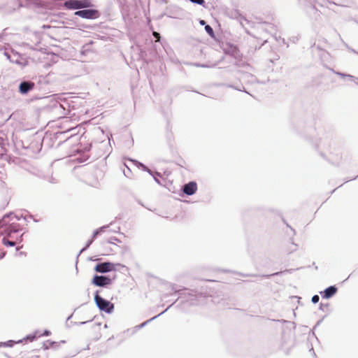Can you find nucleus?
<instances>
[{
	"mask_svg": "<svg viewBox=\"0 0 358 358\" xmlns=\"http://www.w3.org/2000/svg\"><path fill=\"white\" fill-rule=\"evenodd\" d=\"M13 213L10 212L4 215L0 220V235L6 237H12L13 234L17 233L21 230L20 226L16 222H12Z\"/></svg>",
	"mask_w": 358,
	"mask_h": 358,
	"instance_id": "f257e3e1",
	"label": "nucleus"
},
{
	"mask_svg": "<svg viewBox=\"0 0 358 358\" xmlns=\"http://www.w3.org/2000/svg\"><path fill=\"white\" fill-rule=\"evenodd\" d=\"M99 292V290H96L94 294V300L96 307L101 312L111 314L114 310V304L110 301L101 296Z\"/></svg>",
	"mask_w": 358,
	"mask_h": 358,
	"instance_id": "f03ea898",
	"label": "nucleus"
},
{
	"mask_svg": "<svg viewBox=\"0 0 358 358\" xmlns=\"http://www.w3.org/2000/svg\"><path fill=\"white\" fill-rule=\"evenodd\" d=\"M301 5L306 6V12L313 19L317 20L320 16V12L316 8L315 4L317 3L321 6H324L323 3L317 0H298Z\"/></svg>",
	"mask_w": 358,
	"mask_h": 358,
	"instance_id": "7ed1b4c3",
	"label": "nucleus"
},
{
	"mask_svg": "<svg viewBox=\"0 0 358 358\" xmlns=\"http://www.w3.org/2000/svg\"><path fill=\"white\" fill-rule=\"evenodd\" d=\"M74 14L83 19L95 20L100 17L101 12L93 8L92 5L91 7L83 8L81 10H76Z\"/></svg>",
	"mask_w": 358,
	"mask_h": 358,
	"instance_id": "20e7f679",
	"label": "nucleus"
},
{
	"mask_svg": "<svg viewBox=\"0 0 358 358\" xmlns=\"http://www.w3.org/2000/svg\"><path fill=\"white\" fill-rule=\"evenodd\" d=\"M64 6L69 10H81L83 8L91 7L92 3L90 0H66Z\"/></svg>",
	"mask_w": 358,
	"mask_h": 358,
	"instance_id": "39448f33",
	"label": "nucleus"
},
{
	"mask_svg": "<svg viewBox=\"0 0 358 358\" xmlns=\"http://www.w3.org/2000/svg\"><path fill=\"white\" fill-rule=\"evenodd\" d=\"M115 277L111 278L109 275H94L92 279V284L96 287H108L111 285Z\"/></svg>",
	"mask_w": 358,
	"mask_h": 358,
	"instance_id": "423d86ee",
	"label": "nucleus"
},
{
	"mask_svg": "<svg viewBox=\"0 0 358 358\" xmlns=\"http://www.w3.org/2000/svg\"><path fill=\"white\" fill-rule=\"evenodd\" d=\"M116 266H120V263L104 262L97 263L94 269L96 273L104 274L110 271H117Z\"/></svg>",
	"mask_w": 358,
	"mask_h": 358,
	"instance_id": "0eeeda50",
	"label": "nucleus"
},
{
	"mask_svg": "<svg viewBox=\"0 0 358 358\" xmlns=\"http://www.w3.org/2000/svg\"><path fill=\"white\" fill-rule=\"evenodd\" d=\"M36 84L28 80H22L18 85V92L22 95H26L34 90Z\"/></svg>",
	"mask_w": 358,
	"mask_h": 358,
	"instance_id": "6e6552de",
	"label": "nucleus"
},
{
	"mask_svg": "<svg viewBox=\"0 0 358 358\" xmlns=\"http://www.w3.org/2000/svg\"><path fill=\"white\" fill-rule=\"evenodd\" d=\"M182 191L185 195L192 196L197 191V183L194 180L189 181L182 185Z\"/></svg>",
	"mask_w": 358,
	"mask_h": 358,
	"instance_id": "1a4fd4ad",
	"label": "nucleus"
},
{
	"mask_svg": "<svg viewBox=\"0 0 358 358\" xmlns=\"http://www.w3.org/2000/svg\"><path fill=\"white\" fill-rule=\"evenodd\" d=\"M11 52L13 53L11 63L16 64L21 67H25L29 64L27 59L22 57L19 52L13 50H11Z\"/></svg>",
	"mask_w": 358,
	"mask_h": 358,
	"instance_id": "9d476101",
	"label": "nucleus"
},
{
	"mask_svg": "<svg viewBox=\"0 0 358 358\" xmlns=\"http://www.w3.org/2000/svg\"><path fill=\"white\" fill-rule=\"evenodd\" d=\"M176 292L179 295V298L180 299H186L188 297L196 298L199 294V292L198 291L194 289H189L185 287L178 289V291H176Z\"/></svg>",
	"mask_w": 358,
	"mask_h": 358,
	"instance_id": "9b49d317",
	"label": "nucleus"
},
{
	"mask_svg": "<svg viewBox=\"0 0 358 358\" xmlns=\"http://www.w3.org/2000/svg\"><path fill=\"white\" fill-rule=\"evenodd\" d=\"M337 292L338 288L336 285H330L320 293L322 299H329L333 297L337 293Z\"/></svg>",
	"mask_w": 358,
	"mask_h": 358,
	"instance_id": "f8f14e48",
	"label": "nucleus"
},
{
	"mask_svg": "<svg viewBox=\"0 0 358 358\" xmlns=\"http://www.w3.org/2000/svg\"><path fill=\"white\" fill-rule=\"evenodd\" d=\"M181 11L180 8L176 5H170L166 8V15L171 18H178L179 13Z\"/></svg>",
	"mask_w": 358,
	"mask_h": 358,
	"instance_id": "ddd939ff",
	"label": "nucleus"
},
{
	"mask_svg": "<svg viewBox=\"0 0 358 358\" xmlns=\"http://www.w3.org/2000/svg\"><path fill=\"white\" fill-rule=\"evenodd\" d=\"M176 303L173 302V303H171L166 309H165L164 311H162V313H160L159 314L152 317V318L143 322V323L138 324V325H136L135 327H134V329L133 330V333H135L138 330L143 328L144 327H145L148 323H150V322L155 320L156 318H157L158 317H159L160 315H162V314H164L166 311H167L174 303Z\"/></svg>",
	"mask_w": 358,
	"mask_h": 358,
	"instance_id": "4468645a",
	"label": "nucleus"
},
{
	"mask_svg": "<svg viewBox=\"0 0 358 358\" xmlns=\"http://www.w3.org/2000/svg\"><path fill=\"white\" fill-rule=\"evenodd\" d=\"M155 180V181L159 185L165 186L164 182H166V179L162 176V175L157 172L153 171L152 175H151Z\"/></svg>",
	"mask_w": 358,
	"mask_h": 358,
	"instance_id": "2eb2a0df",
	"label": "nucleus"
},
{
	"mask_svg": "<svg viewBox=\"0 0 358 358\" xmlns=\"http://www.w3.org/2000/svg\"><path fill=\"white\" fill-rule=\"evenodd\" d=\"M129 160L138 168L141 169L143 171L148 172L150 175H152V172L147 166H145L144 164L138 162L136 159H129Z\"/></svg>",
	"mask_w": 358,
	"mask_h": 358,
	"instance_id": "dca6fc26",
	"label": "nucleus"
},
{
	"mask_svg": "<svg viewBox=\"0 0 358 358\" xmlns=\"http://www.w3.org/2000/svg\"><path fill=\"white\" fill-rule=\"evenodd\" d=\"M66 341L62 340L60 342L52 341L50 340H48L43 343L44 349L48 350L50 348H57L59 346L60 343H65Z\"/></svg>",
	"mask_w": 358,
	"mask_h": 358,
	"instance_id": "f3484780",
	"label": "nucleus"
},
{
	"mask_svg": "<svg viewBox=\"0 0 358 358\" xmlns=\"http://www.w3.org/2000/svg\"><path fill=\"white\" fill-rule=\"evenodd\" d=\"M239 78L247 80L251 83H253L256 80V78L252 74L248 72H241Z\"/></svg>",
	"mask_w": 358,
	"mask_h": 358,
	"instance_id": "a211bd4d",
	"label": "nucleus"
},
{
	"mask_svg": "<svg viewBox=\"0 0 358 358\" xmlns=\"http://www.w3.org/2000/svg\"><path fill=\"white\" fill-rule=\"evenodd\" d=\"M225 52L236 58L238 56L239 50L236 45L229 44L228 49L225 50Z\"/></svg>",
	"mask_w": 358,
	"mask_h": 358,
	"instance_id": "6ab92c4d",
	"label": "nucleus"
},
{
	"mask_svg": "<svg viewBox=\"0 0 358 358\" xmlns=\"http://www.w3.org/2000/svg\"><path fill=\"white\" fill-rule=\"evenodd\" d=\"M109 225H103L96 229H95L94 231H93V234L92 235V237H91V239H92L93 241H94V239L100 234H101L102 233L105 232L106 229L108 228Z\"/></svg>",
	"mask_w": 358,
	"mask_h": 358,
	"instance_id": "aec40b11",
	"label": "nucleus"
},
{
	"mask_svg": "<svg viewBox=\"0 0 358 358\" xmlns=\"http://www.w3.org/2000/svg\"><path fill=\"white\" fill-rule=\"evenodd\" d=\"M23 342V340H18L17 341H13V340H9L6 342H0V348L1 347H8L12 348L14 346L15 344L17 343H21Z\"/></svg>",
	"mask_w": 358,
	"mask_h": 358,
	"instance_id": "412c9836",
	"label": "nucleus"
},
{
	"mask_svg": "<svg viewBox=\"0 0 358 358\" xmlns=\"http://www.w3.org/2000/svg\"><path fill=\"white\" fill-rule=\"evenodd\" d=\"M294 271V269H286L285 271L275 272L272 274H264L262 275V277L265 278H269L271 276L280 275H282V273H292Z\"/></svg>",
	"mask_w": 358,
	"mask_h": 358,
	"instance_id": "4be33fe9",
	"label": "nucleus"
},
{
	"mask_svg": "<svg viewBox=\"0 0 358 358\" xmlns=\"http://www.w3.org/2000/svg\"><path fill=\"white\" fill-rule=\"evenodd\" d=\"M38 331H35L33 334L27 335L22 340L24 341H35L38 337H39Z\"/></svg>",
	"mask_w": 358,
	"mask_h": 358,
	"instance_id": "5701e85b",
	"label": "nucleus"
},
{
	"mask_svg": "<svg viewBox=\"0 0 358 358\" xmlns=\"http://www.w3.org/2000/svg\"><path fill=\"white\" fill-rule=\"evenodd\" d=\"M319 42H322V43H319L318 44H314L313 46H312V48L314 50V49H317L318 50H323V43L324 44H327L328 46L329 45V44L328 43V41L326 38H322V40H319Z\"/></svg>",
	"mask_w": 358,
	"mask_h": 358,
	"instance_id": "b1692460",
	"label": "nucleus"
},
{
	"mask_svg": "<svg viewBox=\"0 0 358 358\" xmlns=\"http://www.w3.org/2000/svg\"><path fill=\"white\" fill-rule=\"evenodd\" d=\"M93 241H93L92 239H91V238H90V239H89V240L86 242L85 245V246H84V247H83V248L80 250V252H79V253L78 254L77 257H76V267H77V264H78V257H79L80 255L82 252H85V250H87L89 248V247L92 244Z\"/></svg>",
	"mask_w": 358,
	"mask_h": 358,
	"instance_id": "393cba45",
	"label": "nucleus"
},
{
	"mask_svg": "<svg viewBox=\"0 0 358 358\" xmlns=\"http://www.w3.org/2000/svg\"><path fill=\"white\" fill-rule=\"evenodd\" d=\"M335 4L339 6L348 7L352 3V0H334Z\"/></svg>",
	"mask_w": 358,
	"mask_h": 358,
	"instance_id": "a878e982",
	"label": "nucleus"
},
{
	"mask_svg": "<svg viewBox=\"0 0 358 358\" xmlns=\"http://www.w3.org/2000/svg\"><path fill=\"white\" fill-rule=\"evenodd\" d=\"M8 237L4 236V237L1 240L2 243L6 247L15 246L16 245V243L15 241L8 240Z\"/></svg>",
	"mask_w": 358,
	"mask_h": 358,
	"instance_id": "bb28decb",
	"label": "nucleus"
},
{
	"mask_svg": "<svg viewBox=\"0 0 358 358\" xmlns=\"http://www.w3.org/2000/svg\"><path fill=\"white\" fill-rule=\"evenodd\" d=\"M205 31H206V33L208 34V35L212 38H215V32H214V30L212 28V27L209 24H206L205 26Z\"/></svg>",
	"mask_w": 358,
	"mask_h": 358,
	"instance_id": "cd10ccee",
	"label": "nucleus"
},
{
	"mask_svg": "<svg viewBox=\"0 0 358 358\" xmlns=\"http://www.w3.org/2000/svg\"><path fill=\"white\" fill-rule=\"evenodd\" d=\"M227 87H230V88H233V89H235L238 91H240V92H245V93H248L245 87L243 86V85H233V84H228L227 85Z\"/></svg>",
	"mask_w": 358,
	"mask_h": 358,
	"instance_id": "c85d7f7f",
	"label": "nucleus"
},
{
	"mask_svg": "<svg viewBox=\"0 0 358 358\" xmlns=\"http://www.w3.org/2000/svg\"><path fill=\"white\" fill-rule=\"evenodd\" d=\"M6 141L0 137V150H2V156L6 153Z\"/></svg>",
	"mask_w": 358,
	"mask_h": 358,
	"instance_id": "c756f323",
	"label": "nucleus"
},
{
	"mask_svg": "<svg viewBox=\"0 0 358 358\" xmlns=\"http://www.w3.org/2000/svg\"><path fill=\"white\" fill-rule=\"evenodd\" d=\"M335 32L338 34V36H339V38L340 40L341 41V42L343 43V45L346 47V48H348V50H349L350 52H353V53H355L357 55V51H356L355 49L352 48L351 47H350L343 40V38H341V35L335 30Z\"/></svg>",
	"mask_w": 358,
	"mask_h": 358,
	"instance_id": "7c9ffc66",
	"label": "nucleus"
},
{
	"mask_svg": "<svg viewBox=\"0 0 358 358\" xmlns=\"http://www.w3.org/2000/svg\"><path fill=\"white\" fill-rule=\"evenodd\" d=\"M124 166L126 167V169L123 170L124 175L127 178H131V169L127 164H124Z\"/></svg>",
	"mask_w": 358,
	"mask_h": 358,
	"instance_id": "2f4dec72",
	"label": "nucleus"
},
{
	"mask_svg": "<svg viewBox=\"0 0 358 358\" xmlns=\"http://www.w3.org/2000/svg\"><path fill=\"white\" fill-rule=\"evenodd\" d=\"M115 242L121 243V241L117 237L113 236L108 240V243L110 244H115Z\"/></svg>",
	"mask_w": 358,
	"mask_h": 358,
	"instance_id": "473e14b6",
	"label": "nucleus"
},
{
	"mask_svg": "<svg viewBox=\"0 0 358 358\" xmlns=\"http://www.w3.org/2000/svg\"><path fill=\"white\" fill-rule=\"evenodd\" d=\"M336 75H338L341 78H348V73H343V72H340V71H334V69H331Z\"/></svg>",
	"mask_w": 358,
	"mask_h": 358,
	"instance_id": "72a5a7b5",
	"label": "nucleus"
},
{
	"mask_svg": "<svg viewBox=\"0 0 358 358\" xmlns=\"http://www.w3.org/2000/svg\"><path fill=\"white\" fill-rule=\"evenodd\" d=\"M189 1L193 3L198 4L200 6H203L205 4L204 0H189Z\"/></svg>",
	"mask_w": 358,
	"mask_h": 358,
	"instance_id": "f704fd0d",
	"label": "nucleus"
},
{
	"mask_svg": "<svg viewBox=\"0 0 358 358\" xmlns=\"http://www.w3.org/2000/svg\"><path fill=\"white\" fill-rule=\"evenodd\" d=\"M320 301V296L317 294H315L312 296L311 302L314 304L318 303Z\"/></svg>",
	"mask_w": 358,
	"mask_h": 358,
	"instance_id": "c9c22d12",
	"label": "nucleus"
},
{
	"mask_svg": "<svg viewBox=\"0 0 358 358\" xmlns=\"http://www.w3.org/2000/svg\"><path fill=\"white\" fill-rule=\"evenodd\" d=\"M3 55L6 57L7 59H8L10 61V62H11V60L13 58V53L10 54L8 51H4Z\"/></svg>",
	"mask_w": 358,
	"mask_h": 358,
	"instance_id": "e433bc0d",
	"label": "nucleus"
},
{
	"mask_svg": "<svg viewBox=\"0 0 358 358\" xmlns=\"http://www.w3.org/2000/svg\"><path fill=\"white\" fill-rule=\"evenodd\" d=\"M11 218H12V222H13V220H15L16 221H19V220H20L21 218H23L24 220H26V217H24L23 216H18V215H14V214Z\"/></svg>",
	"mask_w": 358,
	"mask_h": 358,
	"instance_id": "4c0bfd02",
	"label": "nucleus"
},
{
	"mask_svg": "<svg viewBox=\"0 0 358 358\" xmlns=\"http://www.w3.org/2000/svg\"><path fill=\"white\" fill-rule=\"evenodd\" d=\"M322 147H323V148H324V149H327V148H328V147H329V144H327V145H326V144H324H324H322V141H320V143H319V144H317V148L318 149H320V148H322Z\"/></svg>",
	"mask_w": 358,
	"mask_h": 358,
	"instance_id": "58836bf2",
	"label": "nucleus"
},
{
	"mask_svg": "<svg viewBox=\"0 0 358 358\" xmlns=\"http://www.w3.org/2000/svg\"><path fill=\"white\" fill-rule=\"evenodd\" d=\"M348 78L350 80H351L352 82H355V83H356L358 80V78L357 77H355V76H352V75H350V74H348Z\"/></svg>",
	"mask_w": 358,
	"mask_h": 358,
	"instance_id": "ea45409f",
	"label": "nucleus"
},
{
	"mask_svg": "<svg viewBox=\"0 0 358 358\" xmlns=\"http://www.w3.org/2000/svg\"><path fill=\"white\" fill-rule=\"evenodd\" d=\"M51 334V332L48 329H45L43 332V334H40L39 336H49Z\"/></svg>",
	"mask_w": 358,
	"mask_h": 358,
	"instance_id": "a19ab883",
	"label": "nucleus"
},
{
	"mask_svg": "<svg viewBox=\"0 0 358 358\" xmlns=\"http://www.w3.org/2000/svg\"><path fill=\"white\" fill-rule=\"evenodd\" d=\"M24 233H23L22 235H20V236H18L17 238H16V241H15L17 243H20L21 242H22L23 241V236H24Z\"/></svg>",
	"mask_w": 358,
	"mask_h": 358,
	"instance_id": "79ce46f5",
	"label": "nucleus"
},
{
	"mask_svg": "<svg viewBox=\"0 0 358 358\" xmlns=\"http://www.w3.org/2000/svg\"><path fill=\"white\" fill-rule=\"evenodd\" d=\"M92 148V145L91 144H87V145H85L84 148H83V151L85 152H89Z\"/></svg>",
	"mask_w": 358,
	"mask_h": 358,
	"instance_id": "37998d69",
	"label": "nucleus"
},
{
	"mask_svg": "<svg viewBox=\"0 0 358 358\" xmlns=\"http://www.w3.org/2000/svg\"><path fill=\"white\" fill-rule=\"evenodd\" d=\"M92 320H88V321H85V322H72L74 325H77V326H80V325H83V324H85L89 322H91Z\"/></svg>",
	"mask_w": 358,
	"mask_h": 358,
	"instance_id": "c03bdc74",
	"label": "nucleus"
},
{
	"mask_svg": "<svg viewBox=\"0 0 358 358\" xmlns=\"http://www.w3.org/2000/svg\"><path fill=\"white\" fill-rule=\"evenodd\" d=\"M329 306V303H320V310H324V308H327Z\"/></svg>",
	"mask_w": 358,
	"mask_h": 358,
	"instance_id": "a18cd8bd",
	"label": "nucleus"
},
{
	"mask_svg": "<svg viewBox=\"0 0 358 358\" xmlns=\"http://www.w3.org/2000/svg\"><path fill=\"white\" fill-rule=\"evenodd\" d=\"M76 136L74 135H71L69 138H68L66 141H63V142H60L59 143V145L62 144V143H66L68 141H69L70 139H72L73 138H75Z\"/></svg>",
	"mask_w": 358,
	"mask_h": 358,
	"instance_id": "49530a36",
	"label": "nucleus"
},
{
	"mask_svg": "<svg viewBox=\"0 0 358 358\" xmlns=\"http://www.w3.org/2000/svg\"><path fill=\"white\" fill-rule=\"evenodd\" d=\"M199 24L201 25H204V26H206V24H207L206 22L204 20H201V19L199 20Z\"/></svg>",
	"mask_w": 358,
	"mask_h": 358,
	"instance_id": "de8ad7c7",
	"label": "nucleus"
},
{
	"mask_svg": "<svg viewBox=\"0 0 358 358\" xmlns=\"http://www.w3.org/2000/svg\"><path fill=\"white\" fill-rule=\"evenodd\" d=\"M240 275L241 276H243V277H248V276H256L257 275H253V274H243V273H240Z\"/></svg>",
	"mask_w": 358,
	"mask_h": 358,
	"instance_id": "09e8293b",
	"label": "nucleus"
},
{
	"mask_svg": "<svg viewBox=\"0 0 358 358\" xmlns=\"http://www.w3.org/2000/svg\"><path fill=\"white\" fill-rule=\"evenodd\" d=\"M89 261H91V262H94V261H96L97 259L95 258L94 257H90L88 258Z\"/></svg>",
	"mask_w": 358,
	"mask_h": 358,
	"instance_id": "8fccbe9b",
	"label": "nucleus"
},
{
	"mask_svg": "<svg viewBox=\"0 0 358 358\" xmlns=\"http://www.w3.org/2000/svg\"><path fill=\"white\" fill-rule=\"evenodd\" d=\"M323 319H324V317L322 320H320L319 321H317V322L316 323V324L315 326V328L317 327V326H319L322 323Z\"/></svg>",
	"mask_w": 358,
	"mask_h": 358,
	"instance_id": "3c124183",
	"label": "nucleus"
},
{
	"mask_svg": "<svg viewBox=\"0 0 358 358\" xmlns=\"http://www.w3.org/2000/svg\"><path fill=\"white\" fill-rule=\"evenodd\" d=\"M326 1L330 4H335L334 0H326Z\"/></svg>",
	"mask_w": 358,
	"mask_h": 358,
	"instance_id": "603ef678",
	"label": "nucleus"
},
{
	"mask_svg": "<svg viewBox=\"0 0 358 358\" xmlns=\"http://www.w3.org/2000/svg\"><path fill=\"white\" fill-rule=\"evenodd\" d=\"M83 157H84V159H82L81 162H85L89 158L88 156H85V155H84Z\"/></svg>",
	"mask_w": 358,
	"mask_h": 358,
	"instance_id": "864d4df0",
	"label": "nucleus"
},
{
	"mask_svg": "<svg viewBox=\"0 0 358 358\" xmlns=\"http://www.w3.org/2000/svg\"><path fill=\"white\" fill-rule=\"evenodd\" d=\"M124 267H125V266L122 264H120V266H116L117 270H118L120 268H124Z\"/></svg>",
	"mask_w": 358,
	"mask_h": 358,
	"instance_id": "5fc2aeb1",
	"label": "nucleus"
},
{
	"mask_svg": "<svg viewBox=\"0 0 358 358\" xmlns=\"http://www.w3.org/2000/svg\"><path fill=\"white\" fill-rule=\"evenodd\" d=\"M73 315V313L71 314V315L67 317L66 323H67V322H68L69 320H71V319L72 318Z\"/></svg>",
	"mask_w": 358,
	"mask_h": 358,
	"instance_id": "6e6d98bb",
	"label": "nucleus"
},
{
	"mask_svg": "<svg viewBox=\"0 0 358 358\" xmlns=\"http://www.w3.org/2000/svg\"><path fill=\"white\" fill-rule=\"evenodd\" d=\"M24 46L26 47H28L30 49H32V50H34L30 45H29L28 43H24Z\"/></svg>",
	"mask_w": 358,
	"mask_h": 358,
	"instance_id": "4d7b16f0",
	"label": "nucleus"
},
{
	"mask_svg": "<svg viewBox=\"0 0 358 358\" xmlns=\"http://www.w3.org/2000/svg\"><path fill=\"white\" fill-rule=\"evenodd\" d=\"M162 2H164V3H167V0H162Z\"/></svg>",
	"mask_w": 358,
	"mask_h": 358,
	"instance_id": "13d9d810",
	"label": "nucleus"
},
{
	"mask_svg": "<svg viewBox=\"0 0 358 358\" xmlns=\"http://www.w3.org/2000/svg\"><path fill=\"white\" fill-rule=\"evenodd\" d=\"M0 157H2V150H0Z\"/></svg>",
	"mask_w": 358,
	"mask_h": 358,
	"instance_id": "bf43d9fd",
	"label": "nucleus"
},
{
	"mask_svg": "<svg viewBox=\"0 0 358 358\" xmlns=\"http://www.w3.org/2000/svg\"><path fill=\"white\" fill-rule=\"evenodd\" d=\"M321 156L324 157V154L321 152H320Z\"/></svg>",
	"mask_w": 358,
	"mask_h": 358,
	"instance_id": "052dcab7",
	"label": "nucleus"
},
{
	"mask_svg": "<svg viewBox=\"0 0 358 358\" xmlns=\"http://www.w3.org/2000/svg\"><path fill=\"white\" fill-rule=\"evenodd\" d=\"M286 224H287V227L291 228V227L288 224L286 223Z\"/></svg>",
	"mask_w": 358,
	"mask_h": 358,
	"instance_id": "680f3d73",
	"label": "nucleus"
},
{
	"mask_svg": "<svg viewBox=\"0 0 358 358\" xmlns=\"http://www.w3.org/2000/svg\"><path fill=\"white\" fill-rule=\"evenodd\" d=\"M199 66H201V67L206 66L205 65H199Z\"/></svg>",
	"mask_w": 358,
	"mask_h": 358,
	"instance_id": "e2e57ef3",
	"label": "nucleus"
},
{
	"mask_svg": "<svg viewBox=\"0 0 358 358\" xmlns=\"http://www.w3.org/2000/svg\"><path fill=\"white\" fill-rule=\"evenodd\" d=\"M358 178V175H357L355 178H354L353 179H356V178Z\"/></svg>",
	"mask_w": 358,
	"mask_h": 358,
	"instance_id": "0e129e2a",
	"label": "nucleus"
},
{
	"mask_svg": "<svg viewBox=\"0 0 358 358\" xmlns=\"http://www.w3.org/2000/svg\"><path fill=\"white\" fill-rule=\"evenodd\" d=\"M355 83L358 85V82H356Z\"/></svg>",
	"mask_w": 358,
	"mask_h": 358,
	"instance_id": "69168bd1",
	"label": "nucleus"
},
{
	"mask_svg": "<svg viewBox=\"0 0 358 358\" xmlns=\"http://www.w3.org/2000/svg\"><path fill=\"white\" fill-rule=\"evenodd\" d=\"M357 55H358V52H357Z\"/></svg>",
	"mask_w": 358,
	"mask_h": 358,
	"instance_id": "338daca9",
	"label": "nucleus"
}]
</instances>
